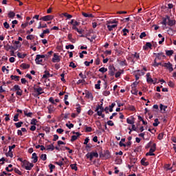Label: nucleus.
<instances>
[{
    "label": "nucleus",
    "mask_w": 176,
    "mask_h": 176,
    "mask_svg": "<svg viewBox=\"0 0 176 176\" xmlns=\"http://www.w3.org/2000/svg\"><path fill=\"white\" fill-rule=\"evenodd\" d=\"M21 167L25 170H30L34 167V164L28 162L27 160H24L23 164H21Z\"/></svg>",
    "instance_id": "nucleus-1"
},
{
    "label": "nucleus",
    "mask_w": 176,
    "mask_h": 176,
    "mask_svg": "<svg viewBox=\"0 0 176 176\" xmlns=\"http://www.w3.org/2000/svg\"><path fill=\"white\" fill-rule=\"evenodd\" d=\"M45 57H46V56L37 54L36 56V59H35L36 64L39 65V64H41V63H43V58H45Z\"/></svg>",
    "instance_id": "nucleus-2"
},
{
    "label": "nucleus",
    "mask_w": 176,
    "mask_h": 176,
    "mask_svg": "<svg viewBox=\"0 0 176 176\" xmlns=\"http://www.w3.org/2000/svg\"><path fill=\"white\" fill-rule=\"evenodd\" d=\"M53 19H54V16L46 15V16H42L41 18H40V20L41 21H52V20H53Z\"/></svg>",
    "instance_id": "nucleus-3"
},
{
    "label": "nucleus",
    "mask_w": 176,
    "mask_h": 176,
    "mask_svg": "<svg viewBox=\"0 0 176 176\" xmlns=\"http://www.w3.org/2000/svg\"><path fill=\"white\" fill-rule=\"evenodd\" d=\"M162 67L167 68L170 71V72H173L174 71V68H173V64L171 63H165L162 65Z\"/></svg>",
    "instance_id": "nucleus-4"
},
{
    "label": "nucleus",
    "mask_w": 176,
    "mask_h": 176,
    "mask_svg": "<svg viewBox=\"0 0 176 176\" xmlns=\"http://www.w3.org/2000/svg\"><path fill=\"white\" fill-rule=\"evenodd\" d=\"M52 63H60V61H61V58H60L58 54H54V57L52 58Z\"/></svg>",
    "instance_id": "nucleus-5"
},
{
    "label": "nucleus",
    "mask_w": 176,
    "mask_h": 176,
    "mask_svg": "<svg viewBox=\"0 0 176 176\" xmlns=\"http://www.w3.org/2000/svg\"><path fill=\"white\" fill-rule=\"evenodd\" d=\"M115 71H116V69L113 65H110L109 67V74L110 76H113V75H115Z\"/></svg>",
    "instance_id": "nucleus-6"
},
{
    "label": "nucleus",
    "mask_w": 176,
    "mask_h": 176,
    "mask_svg": "<svg viewBox=\"0 0 176 176\" xmlns=\"http://www.w3.org/2000/svg\"><path fill=\"white\" fill-rule=\"evenodd\" d=\"M35 86H36V85H34V91L37 92V96H41V94H42V91H43V89H42V87L38 86L37 88L35 87Z\"/></svg>",
    "instance_id": "nucleus-7"
},
{
    "label": "nucleus",
    "mask_w": 176,
    "mask_h": 176,
    "mask_svg": "<svg viewBox=\"0 0 176 176\" xmlns=\"http://www.w3.org/2000/svg\"><path fill=\"white\" fill-rule=\"evenodd\" d=\"M126 122L128 124H134V123H135V118H134L133 116H131L126 118Z\"/></svg>",
    "instance_id": "nucleus-8"
},
{
    "label": "nucleus",
    "mask_w": 176,
    "mask_h": 176,
    "mask_svg": "<svg viewBox=\"0 0 176 176\" xmlns=\"http://www.w3.org/2000/svg\"><path fill=\"white\" fill-rule=\"evenodd\" d=\"M166 17H167V19L168 21V25H169L170 27L175 25V20L170 19V16L168 15H166Z\"/></svg>",
    "instance_id": "nucleus-9"
},
{
    "label": "nucleus",
    "mask_w": 176,
    "mask_h": 176,
    "mask_svg": "<svg viewBox=\"0 0 176 176\" xmlns=\"http://www.w3.org/2000/svg\"><path fill=\"white\" fill-rule=\"evenodd\" d=\"M102 156V157H105V159H110L111 158V153H109V151L107 150L104 151V154H101L100 157Z\"/></svg>",
    "instance_id": "nucleus-10"
},
{
    "label": "nucleus",
    "mask_w": 176,
    "mask_h": 176,
    "mask_svg": "<svg viewBox=\"0 0 176 176\" xmlns=\"http://www.w3.org/2000/svg\"><path fill=\"white\" fill-rule=\"evenodd\" d=\"M146 76L147 83H153V82H155L152 77H151V73H147Z\"/></svg>",
    "instance_id": "nucleus-11"
},
{
    "label": "nucleus",
    "mask_w": 176,
    "mask_h": 176,
    "mask_svg": "<svg viewBox=\"0 0 176 176\" xmlns=\"http://www.w3.org/2000/svg\"><path fill=\"white\" fill-rule=\"evenodd\" d=\"M154 56H155V58L157 60H161L162 59V57H166V56L164 55V53L163 52H160V53H153Z\"/></svg>",
    "instance_id": "nucleus-12"
},
{
    "label": "nucleus",
    "mask_w": 176,
    "mask_h": 176,
    "mask_svg": "<svg viewBox=\"0 0 176 176\" xmlns=\"http://www.w3.org/2000/svg\"><path fill=\"white\" fill-rule=\"evenodd\" d=\"M104 109H104V108L102 107V104H98V105L96 107V110H95V112H97V113H98V111H102V112H104Z\"/></svg>",
    "instance_id": "nucleus-13"
},
{
    "label": "nucleus",
    "mask_w": 176,
    "mask_h": 176,
    "mask_svg": "<svg viewBox=\"0 0 176 176\" xmlns=\"http://www.w3.org/2000/svg\"><path fill=\"white\" fill-rule=\"evenodd\" d=\"M160 109L162 113H166V109H167V106L163 105V104H160Z\"/></svg>",
    "instance_id": "nucleus-14"
},
{
    "label": "nucleus",
    "mask_w": 176,
    "mask_h": 176,
    "mask_svg": "<svg viewBox=\"0 0 176 176\" xmlns=\"http://www.w3.org/2000/svg\"><path fill=\"white\" fill-rule=\"evenodd\" d=\"M148 49H152V43H146V45L143 47L144 50H148Z\"/></svg>",
    "instance_id": "nucleus-15"
},
{
    "label": "nucleus",
    "mask_w": 176,
    "mask_h": 176,
    "mask_svg": "<svg viewBox=\"0 0 176 176\" xmlns=\"http://www.w3.org/2000/svg\"><path fill=\"white\" fill-rule=\"evenodd\" d=\"M145 160H146V158H142L140 161V163L142 164V166H149V162H145Z\"/></svg>",
    "instance_id": "nucleus-16"
},
{
    "label": "nucleus",
    "mask_w": 176,
    "mask_h": 176,
    "mask_svg": "<svg viewBox=\"0 0 176 176\" xmlns=\"http://www.w3.org/2000/svg\"><path fill=\"white\" fill-rule=\"evenodd\" d=\"M32 159H33V163H36L38 162V155L36 153L32 154Z\"/></svg>",
    "instance_id": "nucleus-17"
},
{
    "label": "nucleus",
    "mask_w": 176,
    "mask_h": 176,
    "mask_svg": "<svg viewBox=\"0 0 176 176\" xmlns=\"http://www.w3.org/2000/svg\"><path fill=\"white\" fill-rule=\"evenodd\" d=\"M155 151V149L150 148L149 152L146 153V156H155V153H153Z\"/></svg>",
    "instance_id": "nucleus-18"
},
{
    "label": "nucleus",
    "mask_w": 176,
    "mask_h": 176,
    "mask_svg": "<svg viewBox=\"0 0 176 176\" xmlns=\"http://www.w3.org/2000/svg\"><path fill=\"white\" fill-rule=\"evenodd\" d=\"M10 78L12 80H15L16 82H19V80H20V76H19L11 75Z\"/></svg>",
    "instance_id": "nucleus-19"
},
{
    "label": "nucleus",
    "mask_w": 176,
    "mask_h": 176,
    "mask_svg": "<svg viewBox=\"0 0 176 176\" xmlns=\"http://www.w3.org/2000/svg\"><path fill=\"white\" fill-rule=\"evenodd\" d=\"M47 108L48 109V113H53L54 112V107L53 105H50Z\"/></svg>",
    "instance_id": "nucleus-20"
},
{
    "label": "nucleus",
    "mask_w": 176,
    "mask_h": 176,
    "mask_svg": "<svg viewBox=\"0 0 176 176\" xmlns=\"http://www.w3.org/2000/svg\"><path fill=\"white\" fill-rule=\"evenodd\" d=\"M166 56L168 57H170V56H173L174 54V50H165Z\"/></svg>",
    "instance_id": "nucleus-21"
},
{
    "label": "nucleus",
    "mask_w": 176,
    "mask_h": 176,
    "mask_svg": "<svg viewBox=\"0 0 176 176\" xmlns=\"http://www.w3.org/2000/svg\"><path fill=\"white\" fill-rule=\"evenodd\" d=\"M72 29H73V30H75V31L78 32V34H83V32H85L84 30H82V29H78V28H77L76 27H72Z\"/></svg>",
    "instance_id": "nucleus-22"
},
{
    "label": "nucleus",
    "mask_w": 176,
    "mask_h": 176,
    "mask_svg": "<svg viewBox=\"0 0 176 176\" xmlns=\"http://www.w3.org/2000/svg\"><path fill=\"white\" fill-rule=\"evenodd\" d=\"M85 97H86L87 98H89L90 100H93V98H94V97H93V94H91V93L89 92V91H87V92L86 93Z\"/></svg>",
    "instance_id": "nucleus-23"
},
{
    "label": "nucleus",
    "mask_w": 176,
    "mask_h": 176,
    "mask_svg": "<svg viewBox=\"0 0 176 176\" xmlns=\"http://www.w3.org/2000/svg\"><path fill=\"white\" fill-rule=\"evenodd\" d=\"M82 16H84V17H89V18H93L94 17V15H93V14H87L86 12H82Z\"/></svg>",
    "instance_id": "nucleus-24"
},
{
    "label": "nucleus",
    "mask_w": 176,
    "mask_h": 176,
    "mask_svg": "<svg viewBox=\"0 0 176 176\" xmlns=\"http://www.w3.org/2000/svg\"><path fill=\"white\" fill-rule=\"evenodd\" d=\"M159 65H161V67H163V64L162 63H157L156 61V58L154 60V63L153 64V67H159Z\"/></svg>",
    "instance_id": "nucleus-25"
},
{
    "label": "nucleus",
    "mask_w": 176,
    "mask_h": 176,
    "mask_svg": "<svg viewBox=\"0 0 176 176\" xmlns=\"http://www.w3.org/2000/svg\"><path fill=\"white\" fill-rule=\"evenodd\" d=\"M21 88H20V86L15 85L12 89H11V90H12V91H19V90H21Z\"/></svg>",
    "instance_id": "nucleus-26"
},
{
    "label": "nucleus",
    "mask_w": 176,
    "mask_h": 176,
    "mask_svg": "<svg viewBox=\"0 0 176 176\" xmlns=\"http://www.w3.org/2000/svg\"><path fill=\"white\" fill-rule=\"evenodd\" d=\"M116 27H118V25H107V28L109 30V31H113V28H116Z\"/></svg>",
    "instance_id": "nucleus-27"
},
{
    "label": "nucleus",
    "mask_w": 176,
    "mask_h": 176,
    "mask_svg": "<svg viewBox=\"0 0 176 176\" xmlns=\"http://www.w3.org/2000/svg\"><path fill=\"white\" fill-rule=\"evenodd\" d=\"M155 122L153 123V126L154 127H157V126H159V124H160V122H159V119L155 118L154 120Z\"/></svg>",
    "instance_id": "nucleus-28"
},
{
    "label": "nucleus",
    "mask_w": 176,
    "mask_h": 176,
    "mask_svg": "<svg viewBox=\"0 0 176 176\" xmlns=\"http://www.w3.org/2000/svg\"><path fill=\"white\" fill-rule=\"evenodd\" d=\"M14 16H16V13L13 11H10L8 13V17L9 19H13L14 18Z\"/></svg>",
    "instance_id": "nucleus-29"
},
{
    "label": "nucleus",
    "mask_w": 176,
    "mask_h": 176,
    "mask_svg": "<svg viewBox=\"0 0 176 176\" xmlns=\"http://www.w3.org/2000/svg\"><path fill=\"white\" fill-rule=\"evenodd\" d=\"M27 56V54H21L20 52L17 53V57L19 58H25Z\"/></svg>",
    "instance_id": "nucleus-30"
},
{
    "label": "nucleus",
    "mask_w": 176,
    "mask_h": 176,
    "mask_svg": "<svg viewBox=\"0 0 176 176\" xmlns=\"http://www.w3.org/2000/svg\"><path fill=\"white\" fill-rule=\"evenodd\" d=\"M50 76V73L47 71L44 72V74L43 75V78L46 79Z\"/></svg>",
    "instance_id": "nucleus-31"
},
{
    "label": "nucleus",
    "mask_w": 176,
    "mask_h": 176,
    "mask_svg": "<svg viewBox=\"0 0 176 176\" xmlns=\"http://www.w3.org/2000/svg\"><path fill=\"white\" fill-rule=\"evenodd\" d=\"M24 115H25V116H27L28 118H32V113H31V112L28 113V111H27V110L24 111Z\"/></svg>",
    "instance_id": "nucleus-32"
},
{
    "label": "nucleus",
    "mask_w": 176,
    "mask_h": 176,
    "mask_svg": "<svg viewBox=\"0 0 176 176\" xmlns=\"http://www.w3.org/2000/svg\"><path fill=\"white\" fill-rule=\"evenodd\" d=\"M67 38L69 41H70V42H72V43H75V39L72 38V34H69Z\"/></svg>",
    "instance_id": "nucleus-33"
},
{
    "label": "nucleus",
    "mask_w": 176,
    "mask_h": 176,
    "mask_svg": "<svg viewBox=\"0 0 176 176\" xmlns=\"http://www.w3.org/2000/svg\"><path fill=\"white\" fill-rule=\"evenodd\" d=\"M138 83H140V82H138V81L133 82V84L131 85V89H137V86H138Z\"/></svg>",
    "instance_id": "nucleus-34"
},
{
    "label": "nucleus",
    "mask_w": 176,
    "mask_h": 176,
    "mask_svg": "<svg viewBox=\"0 0 176 176\" xmlns=\"http://www.w3.org/2000/svg\"><path fill=\"white\" fill-rule=\"evenodd\" d=\"M70 167L72 170H74V171H78V166H76V164H70Z\"/></svg>",
    "instance_id": "nucleus-35"
},
{
    "label": "nucleus",
    "mask_w": 176,
    "mask_h": 176,
    "mask_svg": "<svg viewBox=\"0 0 176 176\" xmlns=\"http://www.w3.org/2000/svg\"><path fill=\"white\" fill-rule=\"evenodd\" d=\"M120 65H121V67H126L127 66V61L126 60V59H124L122 61L120 62Z\"/></svg>",
    "instance_id": "nucleus-36"
},
{
    "label": "nucleus",
    "mask_w": 176,
    "mask_h": 176,
    "mask_svg": "<svg viewBox=\"0 0 176 176\" xmlns=\"http://www.w3.org/2000/svg\"><path fill=\"white\" fill-rule=\"evenodd\" d=\"M131 93L132 94H134V96H138V90H137V88H131Z\"/></svg>",
    "instance_id": "nucleus-37"
},
{
    "label": "nucleus",
    "mask_w": 176,
    "mask_h": 176,
    "mask_svg": "<svg viewBox=\"0 0 176 176\" xmlns=\"http://www.w3.org/2000/svg\"><path fill=\"white\" fill-rule=\"evenodd\" d=\"M85 131L86 133H91L93 131V129L91 126H85Z\"/></svg>",
    "instance_id": "nucleus-38"
},
{
    "label": "nucleus",
    "mask_w": 176,
    "mask_h": 176,
    "mask_svg": "<svg viewBox=\"0 0 176 176\" xmlns=\"http://www.w3.org/2000/svg\"><path fill=\"white\" fill-rule=\"evenodd\" d=\"M131 56L132 57H134V58H136V60H140V54L135 52L134 54H132Z\"/></svg>",
    "instance_id": "nucleus-39"
},
{
    "label": "nucleus",
    "mask_w": 176,
    "mask_h": 176,
    "mask_svg": "<svg viewBox=\"0 0 176 176\" xmlns=\"http://www.w3.org/2000/svg\"><path fill=\"white\" fill-rule=\"evenodd\" d=\"M167 20H168L167 19V16H166V18L165 17L162 18V25H165V26L167 25Z\"/></svg>",
    "instance_id": "nucleus-40"
},
{
    "label": "nucleus",
    "mask_w": 176,
    "mask_h": 176,
    "mask_svg": "<svg viewBox=\"0 0 176 176\" xmlns=\"http://www.w3.org/2000/svg\"><path fill=\"white\" fill-rule=\"evenodd\" d=\"M115 105H116V104L113 102L109 106V112H113V108L115 107Z\"/></svg>",
    "instance_id": "nucleus-41"
},
{
    "label": "nucleus",
    "mask_w": 176,
    "mask_h": 176,
    "mask_svg": "<svg viewBox=\"0 0 176 176\" xmlns=\"http://www.w3.org/2000/svg\"><path fill=\"white\" fill-rule=\"evenodd\" d=\"M86 157L87 159H89V160L91 162V160H93V155L91 154V153H88L87 154H86Z\"/></svg>",
    "instance_id": "nucleus-42"
},
{
    "label": "nucleus",
    "mask_w": 176,
    "mask_h": 176,
    "mask_svg": "<svg viewBox=\"0 0 176 176\" xmlns=\"http://www.w3.org/2000/svg\"><path fill=\"white\" fill-rule=\"evenodd\" d=\"M21 67L22 68H23V69H28V68H30V65L26 64V63H22V64L21 65Z\"/></svg>",
    "instance_id": "nucleus-43"
},
{
    "label": "nucleus",
    "mask_w": 176,
    "mask_h": 176,
    "mask_svg": "<svg viewBox=\"0 0 176 176\" xmlns=\"http://www.w3.org/2000/svg\"><path fill=\"white\" fill-rule=\"evenodd\" d=\"M65 49H67V50L69 49H71V50H73V49H75V46H74V45L69 44L65 46Z\"/></svg>",
    "instance_id": "nucleus-44"
},
{
    "label": "nucleus",
    "mask_w": 176,
    "mask_h": 176,
    "mask_svg": "<svg viewBox=\"0 0 176 176\" xmlns=\"http://www.w3.org/2000/svg\"><path fill=\"white\" fill-rule=\"evenodd\" d=\"M63 162H64V158H62V161L56 162L55 164H57V166H60L61 167V166L64 165V163Z\"/></svg>",
    "instance_id": "nucleus-45"
},
{
    "label": "nucleus",
    "mask_w": 176,
    "mask_h": 176,
    "mask_svg": "<svg viewBox=\"0 0 176 176\" xmlns=\"http://www.w3.org/2000/svg\"><path fill=\"white\" fill-rule=\"evenodd\" d=\"M22 125H23V122H21V121L14 123V126H16V129H19V127H21Z\"/></svg>",
    "instance_id": "nucleus-46"
},
{
    "label": "nucleus",
    "mask_w": 176,
    "mask_h": 176,
    "mask_svg": "<svg viewBox=\"0 0 176 176\" xmlns=\"http://www.w3.org/2000/svg\"><path fill=\"white\" fill-rule=\"evenodd\" d=\"M63 16H65V17H67V19H72V15L67 13V12H65V13H63L62 14Z\"/></svg>",
    "instance_id": "nucleus-47"
},
{
    "label": "nucleus",
    "mask_w": 176,
    "mask_h": 176,
    "mask_svg": "<svg viewBox=\"0 0 176 176\" xmlns=\"http://www.w3.org/2000/svg\"><path fill=\"white\" fill-rule=\"evenodd\" d=\"M107 71H108V69L105 67H101L100 69H99V72H102V74H105Z\"/></svg>",
    "instance_id": "nucleus-48"
},
{
    "label": "nucleus",
    "mask_w": 176,
    "mask_h": 176,
    "mask_svg": "<svg viewBox=\"0 0 176 176\" xmlns=\"http://www.w3.org/2000/svg\"><path fill=\"white\" fill-rule=\"evenodd\" d=\"M137 72H140L138 73V76H144V75H145V72H144V70H138Z\"/></svg>",
    "instance_id": "nucleus-49"
},
{
    "label": "nucleus",
    "mask_w": 176,
    "mask_h": 176,
    "mask_svg": "<svg viewBox=\"0 0 176 176\" xmlns=\"http://www.w3.org/2000/svg\"><path fill=\"white\" fill-rule=\"evenodd\" d=\"M6 156L7 157H13V153H12V151H10V150H9V151L8 152V153H6Z\"/></svg>",
    "instance_id": "nucleus-50"
},
{
    "label": "nucleus",
    "mask_w": 176,
    "mask_h": 176,
    "mask_svg": "<svg viewBox=\"0 0 176 176\" xmlns=\"http://www.w3.org/2000/svg\"><path fill=\"white\" fill-rule=\"evenodd\" d=\"M40 159H41V160H43V162H45V160L47 159V156L46 155V154H42L40 157Z\"/></svg>",
    "instance_id": "nucleus-51"
},
{
    "label": "nucleus",
    "mask_w": 176,
    "mask_h": 176,
    "mask_svg": "<svg viewBox=\"0 0 176 176\" xmlns=\"http://www.w3.org/2000/svg\"><path fill=\"white\" fill-rule=\"evenodd\" d=\"M36 123H38V120H36V119H35V118L32 119L30 124L36 126Z\"/></svg>",
    "instance_id": "nucleus-52"
},
{
    "label": "nucleus",
    "mask_w": 176,
    "mask_h": 176,
    "mask_svg": "<svg viewBox=\"0 0 176 176\" xmlns=\"http://www.w3.org/2000/svg\"><path fill=\"white\" fill-rule=\"evenodd\" d=\"M97 115L98 116H101L102 118H105V114L102 113V111H98Z\"/></svg>",
    "instance_id": "nucleus-53"
},
{
    "label": "nucleus",
    "mask_w": 176,
    "mask_h": 176,
    "mask_svg": "<svg viewBox=\"0 0 176 176\" xmlns=\"http://www.w3.org/2000/svg\"><path fill=\"white\" fill-rule=\"evenodd\" d=\"M14 173H16V174H18L19 175H22L21 171H20L19 168H14Z\"/></svg>",
    "instance_id": "nucleus-54"
},
{
    "label": "nucleus",
    "mask_w": 176,
    "mask_h": 176,
    "mask_svg": "<svg viewBox=\"0 0 176 176\" xmlns=\"http://www.w3.org/2000/svg\"><path fill=\"white\" fill-rule=\"evenodd\" d=\"M26 39H28V41H32V39H34V35L32 34H29L26 36Z\"/></svg>",
    "instance_id": "nucleus-55"
},
{
    "label": "nucleus",
    "mask_w": 176,
    "mask_h": 176,
    "mask_svg": "<svg viewBox=\"0 0 176 176\" xmlns=\"http://www.w3.org/2000/svg\"><path fill=\"white\" fill-rule=\"evenodd\" d=\"M163 137H164V133H160L159 135H158V140H163Z\"/></svg>",
    "instance_id": "nucleus-56"
},
{
    "label": "nucleus",
    "mask_w": 176,
    "mask_h": 176,
    "mask_svg": "<svg viewBox=\"0 0 176 176\" xmlns=\"http://www.w3.org/2000/svg\"><path fill=\"white\" fill-rule=\"evenodd\" d=\"M49 168L52 173V171H53V170H54V168H56V166L53 165L52 164H50Z\"/></svg>",
    "instance_id": "nucleus-57"
},
{
    "label": "nucleus",
    "mask_w": 176,
    "mask_h": 176,
    "mask_svg": "<svg viewBox=\"0 0 176 176\" xmlns=\"http://www.w3.org/2000/svg\"><path fill=\"white\" fill-rule=\"evenodd\" d=\"M3 26L6 28V30H9V28H10V25H9L8 22H4Z\"/></svg>",
    "instance_id": "nucleus-58"
},
{
    "label": "nucleus",
    "mask_w": 176,
    "mask_h": 176,
    "mask_svg": "<svg viewBox=\"0 0 176 176\" xmlns=\"http://www.w3.org/2000/svg\"><path fill=\"white\" fill-rule=\"evenodd\" d=\"M145 36H146V33H145V32H142L140 35V39H143Z\"/></svg>",
    "instance_id": "nucleus-59"
},
{
    "label": "nucleus",
    "mask_w": 176,
    "mask_h": 176,
    "mask_svg": "<svg viewBox=\"0 0 176 176\" xmlns=\"http://www.w3.org/2000/svg\"><path fill=\"white\" fill-rule=\"evenodd\" d=\"M19 113H16L14 116V122H19Z\"/></svg>",
    "instance_id": "nucleus-60"
},
{
    "label": "nucleus",
    "mask_w": 176,
    "mask_h": 176,
    "mask_svg": "<svg viewBox=\"0 0 176 176\" xmlns=\"http://www.w3.org/2000/svg\"><path fill=\"white\" fill-rule=\"evenodd\" d=\"M92 157H98V153L97 152H91Z\"/></svg>",
    "instance_id": "nucleus-61"
},
{
    "label": "nucleus",
    "mask_w": 176,
    "mask_h": 176,
    "mask_svg": "<svg viewBox=\"0 0 176 176\" xmlns=\"http://www.w3.org/2000/svg\"><path fill=\"white\" fill-rule=\"evenodd\" d=\"M122 32H123V35H124V36H126V35H127V32H129V30L126 29V28H124V29L122 30Z\"/></svg>",
    "instance_id": "nucleus-62"
},
{
    "label": "nucleus",
    "mask_w": 176,
    "mask_h": 176,
    "mask_svg": "<svg viewBox=\"0 0 176 176\" xmlns=\"http://www.w3.org/2000/svg\"><path fill=\"white\" fill-rule=\"evenodd\" d=\"M168 87H174V82L171 80H170L168 82Z\"/></svg>",
    "instance_id": "nucleus-63"
},
{
    "label": "nucleus",
    "mask_w": 176,
    "mask_h": 176,
    "mask_svg": "<svg viewBox=\"0 0 176 176\" xmlns=\"http://www.w3.org/2000/svg\"><path fill=\"white\" fill-rule=\"evenodd\" d=\"M16 96H23V91L21 89L16 91Z\"/></svg>",
    "instance_id": "nucleus-64"
}]
</instances>
